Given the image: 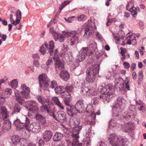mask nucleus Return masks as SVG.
<instances>
[{"label":"nucleus","instance_id":"obj_1","mask_svg":"<svg viewBox=\"0 0 146 146\" xmlns=\"http://www.w3.org/2000/svg\"><path fill=\"white\" fill-rule=\"evenodd\" d=\"M99 67L98 64H93L87 69L86 80L88 83H92L94 81L96 75L99 72Z\"/></svg>","mask_w":146,"mask_h":146},{"label":"nucleus","instance_id":"obj_2","mask_svg":"<svg viewBox=\"0 0 146 146\" xmlns=\"http://www.w3.org/2000/svg\"><path fill=\"white\" fill-rule=\"evenodd\" d=\"M127 139L118 136L114 133L110 134L109 137L110 143L112 146H125Z\"/></svg>","mask_w":146,"mask_h":146},{"label":"nucleus","instance_id":"obj_3","mask_svg":"<svg viewBox=\"0 0 146 146\" xmlns=\"http://www.w3.org/2000/svg\"><path fill=\"white\" fill-rule=\"evenodd\" d=\"M29 123V119L25 116H23L20 119H17L13 123L14 124L19 130H21L25 128Z\"/></svg>","mask_w":146,"mask_h":146},{"label":"nucleus","instance_id":"obj_4","mask_svg":"<svg viewBox=\"0 0 146 146\" xmlns=\"http://www.w3.org/2000/svg\"><path fill=\"white\" fill-rule=\"evenodd\" d=\"M54 46V43L53 40L50 41L48 44L46 42H45L44 44L40 47V51L43 54L49 53L51 56H53V52H52Z\"/></svg>","mask_w":146,"mask_h":146},{"label":"nucleus","instance_id":"obj_5","mask_svg":"<svg viewBox=\"0 0 146 146\" xmlns=\"http://www.w3.org/2000/svg\"><path fill=\"white\" fill-rule=\"evenodd\" d=\"M82 129V126H80L75 127L72 130V133L71 136L74 138L72 143L74 146H82V144L79 143L78 140V138L79 137L78 135Z\"/></svg>","mask_w":146,"mask_h":146},{"label":"nucleus","instance_id":"obj_6","mask_svg":"<svg viewBox=\"0 0 146 146\" xmlns=\"http://www.w3.org/2000/svg\"><path fill=\"white\" fill-rule=\"evenodd\" d=\"M64 34L66 37L68 38L72 36V38L70 40V44L72 46L77 43L79 41V33L76 31H73L71 32H65Z\"/></svg>","mask_w":146,"mask_h":146},{"label":"nucleus","instance_id":"obj_7","mask_svg":"<svg viewBox=\"0 0 146 146\" xmlns=\"http://www.w3.org/2000/svg\"><path fill=\"white\" fill-rule=\"evenodd\" d=\"M38 79L40 86L41 87L47 88L49 86L50 80L46 75L42 74L39 76Z\"/></svg>","mask_w":146,"mask_h":146},{"label":"nucleus","instance_id":"obj_8","mask_svg":"<svg viewBox=\"0 0 146 146\" xmlns=\"http://www.w3.org/2000/svg\"><path fill=\"white\" fill-rule=\"evenodd\" d=\"M30 123V122L29 120V123L25 128L28 131L30 132L32 131L33 132L35 133H38L40 131L41 128L40 125L39 123H33L29 126Z\"/></svg>","mask_w":146,"mask_h":146},{"label":"nucleus","instance_id":"obj_9","mask_svg":"<svg viewBox=\"0 0 146 146\" xmlns=\"http://www.w3.org/2000/svg\"><path fill=\"white\" fill-rule=\"evenodd\" d=\"M54 119L61 123H63L66 120V113L62 111H58L56 115H51Z\"/></svg>","mask_w":146,"mask_h":146},{"label":"nucleus","instance_id":"obj_10","mask_svg":"<svg viewBox=\"0 0 146 146\" xmlns=\"http://www.w3.org/2000/svg\"><path fill=\"white\" fill-rule=\"evenodd\" d=\"M61 97L64 100V103L66 105L68 106H71L69 104L72 99L70 94L67 93V92H62L61 94Z\"/></svg>","mask_w":146,"mask_h":146},{"label":"nucleus","instance_id":"obj_11","mask_svg":"<svg viewBox=\"0 0 146 146\" xmlns=\"http://www.w3.org/2000/svg\"><path fill=\"white\" fill-rule=\"evenodd\" d=\"M54 60L55 61V68L57 73L58 72V70L61 71L64 68V62L62 60H60L58 57L54 58Z\"/></svg>","mask_w":146,"mask_h":146},{"label":"nucleus","instance_id":"obj_12","mask_svg":"<svg viewBox=\"0 0 146 146\" xmlns=\"http://www.w3.org/2000/svg\"><path fill=\"white\" fill-rule=\"evenodd\" d=\"M21 88L23 90V91L21 92V93L22 95V97L25 98L26 99H28L29 97V93L30 92L29 88L24 84L21 85Z\"/></svg>","mask_w":146,"mask_h":146},{"label":"nucleus","instance_id":"obj_13","mask_svg":"<svg viewBox=\"0 0 146 146\" xmlns=\"http://www.w3.org/2000/svg\"><path fill=\"white\" fill-rule=\"evenodd\" d=\"M88 47H83L81 51L79 52V55L78 59L77 60V62H80L83 61L85 58V56L87 55L88 50Z\"/></svg>","mask_w":146,"mask_h":146},{"label":"nucleus","instance_id":"obj_14","mask_svg":"<svg viewBox=\"0 0 146 146\" xmlns=\"http://www.w3.org/2000/svg\"><path fill=\"white\" fill-rule=\"evenodd\" d=\"M113 86L111 84H109L104 87L100 86L99 87L98 90L102 94H105L111 91Z\"/></svg>","mask_w":146,"mask_h":146},{"label":"nucleus","instance_id":"obj_15","mask_svg":"<svg viewBox=\"0 0 146 146\" xmlns=\"http://www.w3.org/2000/svg\"><path fill=\"white\" fill-rule=\"evenodd\" d=\"M125 128L122 130L124 132L130 133L134 129L135 127L134 124L132 122H127L124 123Z\"/></svg>","mask_w":146,"mask_h":146},{"label":"nucleus","instance_id":"obj_16","mask_svg":"<svg viewBox=\"0 0 146 146\" xmlns=\"http://www.w3.org/2000/svg\"><path fill=\"white\" fill-rule=\"evenodd\" d=\"M29 110L32 113H34L35 111L38 110V108L37 106V104L35 101H30L28 102Z\"/></svg>","mask_w":146,"mask_h":146},{"label":"nucleus","instance_id":"obj_17","mask_svg":"<svg viewBox=\"0 0 146 146\" xmlns=\"http://www.w3.org/2000/svg\"><path fill=\"white\" fill-rule=\"evenodd\" d=\"M125 101L121 97H119L117 99V102L115 105L113 106V109H116L118 111H121V110H120L121 108V106L123 104V102Z\"/></svg>","mask_w":146,"mask_h":146},{"label":"nucleus","instance_id":"obj_18","mask_svg":"<svg viewBox=\"0 0 146 146\" xmlns=\"http://www.w3.org/2000/svg\"><path fill=\"white\" fill-rule=\"evenodd\" d=\"M52 135V132L50 130H46L43 133V138L44 141L48 142L50 140Z\"/></svg>","mask_w":146,"mask_h":146},{"label":"nucleus","instance_id":"obj_19","mask_svg":"<svg viewBox=\"0 0 146 146\" xmlns=\"http://www.w3.org/2000/svg\"><path fill=\"white\" fill-rule=\"evenodd\" d=\"M92 34V27L90 26L86 27L85 29L84 34L83 35L84 38L88 39Z\"/></svg>","mask_w":146,"mask_h":146},{"label":"nucleus","instance_id":"obj_20","mask_svg":"<svg viewBox=\"0 0 146 146\" xmlns=\"http://www.w3.org/2000/svg\"><path fill=\"white\" fill-rule=\"evenodd\" d=\"M40 110L41 112H47L50 116L54 115V113L50 110V108L46 105L42 104V105L40 107Z\"/></svg>","mask_w":146,"mask_h":146},{"label":"nucleus","instance_id":"obj_21","mask_svg":"<svg viewBox=\"0 0 146 146\" xmlns=\"http://www.w3.org/2000/svg\"><path fill=\"white\" fill-rule=\"evenodd\" d=\"M80 122V120L79 119L72 117L70 119L69 124L70 125H76V126H74V128L73 129L76 127H79L78 126L79 125ZM81 126L82 127V126Z\"/></svg>","mask_w":146,"mask_h":146},{"label":"nucleus","instance_id":"obj_22","mask_svg":"<svg viewBox=\"0 0 146 146\" xmlns=\"http://www.w3.org/2000/svg\"><path fill=\"white\" fill-rule=\"evenodd\" d=\"M21 108H22L18 104H15L13 107V111L11 114L13 116H15L16 115L20 113L21 110Z\"/></svg>","mask_w":146,"mask_h":146},{"label":"nucleus","instance_id":"obj_23","mask_svg":"<svg viewBox=\"0 0 146 146\" xmlns=\"http://www.w3.org/2000/svg\"><path fill=\"white\" fill-rule=\"evenodd\" d=\"M65 32V31H63V34H61L58 33L54 38L55 41H58L60 42H64L65 39V38L66 37H65L64 34V33Z\"/></svg>","mask_w":146,"mask_h":146},{"label":"nucleus","instance_id":"obj_24","mask_svg":"<svg viewBox=\"0 0 146 146\" xmlns=\"http://www.w3.org/2000/svg\"><path fill=\"white\" fill-rule=\"evenodd\" d=\"M59 76L60 78L65 81L68 80L70 77L68 72L65 70L60 71Z\"/></svg>","mask_w":146,"mask_h":146},{"label":"nucleus","instance_id":"obj_25","mask_svg":"<svg viewBox=\"0 0 146 146\" xmlns=\"http://www.w3.org/2000/svg\"><path fill=\"white\" fill-rule=\"evenodd\" d=\"M7 109L4 106H2L0 109V117L6 118L7 117Z\"/></svg>","mask_w":146,"mask_h":146},{"label":"nucleus","instance_id":"obj_26","mask_svg":"<svg viewBox=\"0 0 146 146\" xmlns=\"http://www.w3.org/2000/svg\"><path fill=\"white\" fill-rule=\"evenodd\" d=\"M74 106H69L67 107L66 111L67 114L70 116H72L76 113V110H75Z\"/></svg>","mask_w":146,"mask_h":146},{"label":"nucleus","instance_id":"obj_27","mask_svg":"<svg viewBox=\"0 0 146 146\" xmlns=\"http://www.w3.org/2000/svg\"><path fill=\"white\" fill-rule=\"evenodd\" d=\"M83 104L82 100L78 101L76 104L75 106L74 107L75 110H76V111H77L79 113L83 111Z\"/></svg>","mask_w":146,"mask_h":146},{"label":"nucleus","instance_id":"obj_28","mask_svg":"<svg viewBox=\"0 0 146 146\" xmlns=\"http://www.w3.org/2000/svg\"><path fill=\"white\" fill-rule=\"evenodd\" d=\"M63 137V135L60 133L56 132L54 135L53 139L54 141H60Z\"/></svg>","mask_w":146,"mask_h":146},{"label":"nucleus","instance_id":"obj_29","mask_svg":"<svg viewBox=\"0 0 146 146\" xmlns=\"http://www.w3.org/2000/svg\"><path fill=\"white\" fill-rule=\"evenodd\" d=\"M115 83L116 86H117L118 85H120L121 88H123L125 85L124 81L121 77L115 78Z\"/></svg>","mask_w":146,"mask_h":146},{"label":"nucleus","instance_id":"obj_30","mask_svg":"<svg viewBox=\"0 0 146 146\" xmlns=\"http://www.w3.org/2000/svg\"><path fill=\"white\" fill-rule=\"evenodd\" d=\"M35 117L37 120L40 121L43 125L46 123V121L45 117L40 114H36Z\"/></svg>","mask_w":146,"mask_h":146},{"label":"nucleus","instance_id":"obj_31","mask_svg":"<svg viewBox=\"0 0 146 146\" xmlns=\"http://www.w3.org/2000/svg\"><path fill=\"white\" fill-rule=\"evenodd\" d=\"M52 100L54 101L56 105L62 109H63L64 108L63 105L59 101L58 98L56 97H53L52 98Z\"/></svg>","mask_w":146,"mask_h":146},{"label":"nucleus","instance_id":"obj_32","mask_svg":"<svg viewBox=\"0 0 146 146\" xmlns=\"http://www.w3.org/2000/svg\"><path fill=\"white\" fill-rule=\"evenodd\" d=\"M137 108L139 110L143 112H144L146 110L145 104L140 101L139 102H137Z\"/></svg>","mask_w":146,"mask_h":146},{"label":"nucleus","instance_id":"obj_33","mask_svg":"<svg viewBox=\"0 0 146 146\" xmlns=\"http://www.w3.org/2000/svg\"><path fill=\"white\" fill-rule=\"evenodd\" d=\"M12 143L14 145L17 144L19 142L20 138L18 135H13L11 137Z\"/></svg>","mask_w":146,"mask_h":146},{"label":"nucleus","instance_id":"obj_34","mask_svg":"<svg viewBox=\"0 0 146 146\" xmlns=\"http://www.w3.org/2000/svg\"><path fill=\"white\" fill-rule=\"evenodd\" d=\"M16 101L20 105H23L25 102V100L22 96H16Z\"/></svg>","mask_w":146,"mask_h":146},{"label":"nucleus","instance_id":"obj_35","mask_svg":"<svg viewBox=\"0 0 146 146\" xmlns=\"http://www.w3.org/2000/svg\"><path fill=\"white\" fill-rule=\"evenodd\" d=\"M3 126L5 129H7V130H9L11 127V123L9 121H6L4 123Z\"/></svg>","mask_w":146,"mask_h":146},{"label":"nucleus","instance_id":"obj_36","mask_svg":"<svg viewBox=\"0 0 146 146\" xmlns=\"http://www.w3.org/2000/svg\"><path fill=\"white\" fill-rule=\"evenodd\" d=\"M129 10L131 13L133 17H135L137 14L136 8L135 7H132L129 9Z\"/></svg>","mask_w":146,"mask_h":146},{"label":"nucleus","instance_id":"obj_37","mask_svg":"<svg viewBox=\"0 0 146 146\" xmlns=\"http://www.w3.org/2000/svg\"><path fill=\"white\" fill-rule=\"evenodd\" d=\"M18 82L17 80L14 79L9 83V85L11 87L14 89L16 88L18 85Z\"/></svg>","mask_w":146,"mask_h":146},{"label":"nucleus","instance_id":"obj_38","mask_svg":"<svg viewBox=\"0 0 146 146\" xmlns=\"http://www.w3.org/2000/svg\"><path fill=\"white\" fill-rule=\"evenodd\" d=\"M37 99L39 102L40 103L42 104H44L46 102L44 96L42 95L38 96L37 97Z\"/></svg>","mask_w":146,"mask_h":146},{"label":"nucleus","instance_id":"obj_39","mask_svg":"<svg viewBox=\"0 0 146 146\" xmlns=\"http://www.w3.org/2000/svg\"><path fill=\"white\" fill-rule=\"evenodd\" d=\"M97 94V91L96 90L93 88L89 89L88 92V95L90 96H94L96 95Z\"/></svg>","mask_w":146,"mask_h":146},{"label":"nucleus","instance_id":"obj_40","mask_svg":"<svg viewBox=\"0 0 146 146\" xmlns=\"http://www.w3.org/2000/svg\"><path fill=\"white\" fill-rule=\"evenodd\" d=\"M19 142L21 146H27L28 142L26 139L22 138L20 139Z\"/></svg>","mask_w":146,"mask_h":146},{"label":"nucleus","instance_id":"obj_41","mask_svg":"<svg viewBox=\"0 0 146 146\" xmlns=\"http://www.w3.org/2000/svg\"><path fill=\"white\" fill-rule=\"evenodd\" d=\"M65 91L63 92H66L67 93H69V92L72 91L74 89V87L72 85L67 86H65Z\"/></svg>","mask_w":146,"mask_h":146},{"label":"nucleus","instance_id":"obj_42","mask_svg":"<svg viewBox=\"0 0 146 146\" xmlns=\"http://www.w3.org/2000/svg\"><path fill=\"white\" fill-rule=\"evenodd\" d=\"M127 111L125 112L123 114V117L124 119H125L126 120L128 121L130 120V118L131 117V115L129 114H127Z\"/></svg>","mask_w":146,"mask_h":146},{"label":"nucleus","instance_id":"obj_43","mask_svg":"<svg viewBox=\"0 0 146 146\" xmlns=\"http://www.w3.org/2000/svg\"><path fill=\"white\" fill-rule=\"evenodd\" d=\"M49 32L50 33L52 34L54 38L58 33L55 31L54 30V28L53 27H50L49 30Z\"/></svg>","mask_w":146,"mask_h":146},{"label":"nucleus","instance_id":"obj_44","mask_svg":"<svg viewBox=\"0 0 146 146\" xmlns=\"http://www.w3.org/2000/svg\"><path fill=\"white\" fill-rule=\"evenodd\" d=\"M89 89L88 87H85L84 88L82 89L81 90V91L84 94H86L88 93V92Z\"/></svg>","mask_w":146,"mask_h":146},{"label":"nucleus","instance_id":"obj_45","mask_svg":"<svg viewBox=\"0 0 146 146\" xmlns=\"http://www.w3.org/2000/svg\"><path fill=\"white\" fill-rule=\"evenodd\" d=\"M111 92H112V90L111 91L109 92L108 93H106L105 94V97H106V100H108V99H109L110 98H111L112 96V95L111 94Z\"/></svg>","mask_w":146,"mask_h":146},{"label":"nucleus","instance_id":"obj_46","mask_svg":"<svg viewBox=\"0 0 146 146\" xmlns=\"http://www.w3.org/2000/svg\"><path fill=\"white\" fill-rule=\"evenodd\" d=\"M16 18L21 19L22 18V13L20 10L18 9L16 11Z\"/></svg>","mask_w":146,"mask_h":146},{"label":"nucleus","instance_id":"obj_47","mask_svg":"<svg viewBox=\"0 0 146 146\" xmlns=\"http://www.w3.org/2000/svg\"><path fill=\"white\" fill-rule=\"evenodd\" d=\"M90 47L92 48L91 49L92 51H94L97 48L96 44L95 42L90 44Z\"/></svg>","mask_w":146,"mask_h":146},{"label":"nucleus","instance_id":"obj_48","mask_svg":"<svg viewBox=\"0 0 146 146\" xmlns=\"http://www.w3.org/2000/svg\"><path fill=\"white\" fill-rule=\"evenodd\" d=\"M57 86V83L55 81L53 80L51 82L50 86L51 88H54L56 87Z\"/></svg>","mask_w":146,"mask_h":146},{"label":"nucleus","instance_id":"obj_49","mask_svg":"<svg viewBox=\"0 0 146 146\" xmlns=\"http://www.w3.org/2000/svg\"><path fill=\"white\" fill-rule=\"evenodd\" d=\"M12 90L9 88H6L5 90V94L8 96H10L11 94Z\"/></svg>","mask_w":146,"mask_h":146},{"label":"nucleus","instance_id":"obj_50","mask_svg":"<svg viewBox=\"0 0 146 146\" xmlns=\"http://www.w3.org/2000/svg\"><path fill=\"white\" fill-rule=\"evenodd\" d=\"M61 89L59 86H56L54 89V91L56 94H61L62 93L60 90Z\"/></svg>","mask_w":146,"mask_h":146},{"label":"nucleus","instance_id":"obj_51","mask_svg":"<svg viewBox=\"0 0 146 146\" xmlns=\"http://www.w3.org/2000/svg\"><path fill=\"white\" fill-rule=\"evenodd\" d=\"M133 35H132L130 36H128L127 38H126L127 40H128L127 43V44H130L132 43L131 40L132 38H133Z\"/></svg>","mask_w":146,"mask_h":146},{"label":"nucleus","instance_id":"obj_52","mask_svg":"<svg viewBox=\"0 0 146 146\" xmlns=\"http://www.w3.org/2000/svg\"><path fill=\"white\" fill-rule=\"evenodd\" d=\"M52 64L53 61L52 59L49 58L46 62V65L49 67V66L52 65Z\"/></svg>","mask_w":146,"mask_h":146},{"label":"nucleus","instance_id":"obj_53","mask_svg":"<svg viewBox=\"0 0 146 146\" xmlns=\"http://www.w3.org/2000/svg\"><path fill=\"white\" fill-rule=\"evenodd\" d=\"M77 84H78V86L80 87H82L85 85V82L83 81H79V82H77Z\"/></svg>","mask_w":146,"mask_h":146},{"label":"nucleus","instance_id":"obj_54","mask_svg":"<svg viewBox=\"0 0 146 146\" xmlns=\"http://www.w3.org/2000/svg\"><path fill=\"white\" fill-rule=\"evenodd\" d=\"M84 16L83 15H81L77 17V20L78 21H83L84 20Z\"/></svg>","mask_w":146,"mask_h":146},{"label":"nucleus","instance_id":"obj_55","mask_svg":"<svg viewBox=\"0 0 146 146\" xmlns=\"http://www.w3.org/2000/svg\"><path fill=\"white\" fill-rule=\"evenodd\" d=\"M139 80L140 81H141L143 79V74L142 72H141L139 73Z\"/></svg>","mask_w":146,"mask_h":146},{"label":"nucleus","instance_id":"obj_56","mask_svg":"<svg viewBox=\"0 0 146 146\" xmlns=\"http://www.w3.org/2000/svg\"><path fill=\"white\" fill-rule=\"evenodd\" d=\"M34 64L37 67H38L40 66V64L38 60H34Z\"/></svg>","mask_w":146,"mask_h":146},{"label":"nucleus","instance_id":"obj_57","mask_svg":"<svg viewBox=\"0 0 146 146\" xmlns=\"http://www.w3.org/2000/svg\"><path fill=\"white\" fill-rule=\"evenodd\" d=\"M137 41L135 39V36H133V38L131 40V42L133 45H135L136 44Z\"/></svg>","mask_w":146,"mask_h":146},{"label":"nucleus","instance_id":"obj_58","mask_svg":"<svg viewBox=\"0 0 146 146\" xmlns=\"http://www.w3.org/2000/svg\"><path fill=\"white\" fill-rule=\"evenodd\" d=\"M45 141L41 139H40L39 140V143L41 146H43L44 143Z\"/></svg>","mask_w":146,"mask_h":146},{"label":"nucleus","instance_id":"obj_59","mask_svg":"<svg viewBox=\"0 0 146 146\" xmlns=\"http://www.w3.org/2000/svg\"><path fill=\"white\" fill-rule=\"evenodd\" d=\"M121 52L120 53L122 56H125V51L123 50V49L122 48H120ZM123 50H125V48L123 49Z\"/></svg>","mask_w":146,"mask_h":146},{"label":"nucleus","instance_id":"obj_60","mask_svg":"<svg viewBox=\"0 0 146 146\" xmlns=\"http://www.w3.org/2000/svg\"><path fill=\"white\" fill-rule=\"evenodd\" d=\"M86 123L87 124L90 125H93L95 124L94 121L93 120L91 121L88 120L86 121Z\"/></svg>","mask_w":146,"mask_h":146},{"label":"nucleus","instance_id":"obj_61","mask_svg":"<svg viewBox=\"0 0 146 146\" xmlns=\"http://www.w3.org/2000/svg\"><path fill=\"white\" fill-rule=\"evenodd\" d=\"M0 38H1V40L2 41H5L7 39V36L5 34H2Z\"/></svg>","mask_w":146,"mask_h":146},{"label":"nucleus","instance_id":"obj_62","mask_svg":"<svg viewBox=\"0 0 146 146\" xmlns=\"http://www.w3.org/2000/svg\"><path fill=\"white\" fill-rule=\"evenodd\" d=\"M123 65L125 66V68L126 69L128 68L129 67V63L126 62H124Z\"/></svg>","mask_w":146,"mask_h":146},{"label":"nucleus","instance_id":"obj_63","mask_svg":"<svg viewBox=\"0 0 146 146\" xmlns=\"http://www.w3.org/2000/svg\"><path fill=\"white\" fill-rule=\"evenodd\" d=\"M33 58L34 60H38L39 58V57L37 54H34L33 55Z\"/></svg>","mask_w":146,"mask_h":146},{"label":"nucleus","instance_id":"obj_64","mask_svg":"<svg viewBox=\"0 0 146 146\" xmlns=\"http://www.w3.org/2000/svg\"><path fill=\"white\" fill-rule=\"evenodd\" d=\"M97 146H106V144L103 142H99L97 145Z\"/></svg>","mask_w":146,"mask_h":146}]
</instances>
